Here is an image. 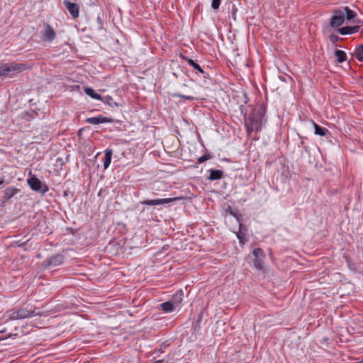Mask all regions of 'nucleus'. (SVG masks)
<instances>
[{"instance_id":"obj_30","label":"nucleus","mask_w":363,"mask_h":363,"mask_svg":"<svg viewBox=\"0 0 363 363\" xmlns=\"http://www.w3.org/2000/svg\"><path fill=\"white\" fill-rule=\"evenodd\" d=\"M359 363H363V357L362 358V359L359 361Z\"/></svg>"},{"instance_id":"obj_14","label":"nucleus","mask_w":363,"mask_h":363,"mask_svg":"<svg viewBox=\"0 0 363 363\" xmlns=\"http://www.w3.org/2000/svg\"><path fill=\"white\" fill-rule=\"evenodd\" d=\"M223 172L217 169H210L209 170V176L208 177V179L211 181H214L217 179H220L223 177Z\"/></svg>"},{"instance_id":"obj_6","label":"nucleus","mask_w":363,"mask_h":363,"mask_svg":"<svg viewBox=\"0 0 363 363\" xmlns=\"http://www.w3.org/2000/svg\"><path fill=\"white\" fill-rule=\"evenodd\" d=\"M85 121L89 124L98 125L101 123H111L113 120L111 118L105 117L102 115H99L95 117H90L86 118Z\"/></svg>"},{"instance_id":"obj_15","label":"nucleus","mask_w":363,"mask_h":363,"mask_svg":"<svg viewBox=\"0 0 363 363\" xmlns=\"http://www.w3.org/2000/svg\"><path fill=\"white\" fill-rule=\"evenodd\" d=\"M312 123L314 127L315 135H318L320 136H325L327 135V133H329V131L327 128L318 125L315 122H313Z\"/></svg>"},{"instance_id":"obj_10","label":"nucleus","mask_w":363,"mask_h":363,"mask_svg":"<svg viewBox=\"0 0 363 363\" xmlns=\"http://www.w3.org/2000/svg\"><path fill=\"white\" fill-rule=\"evenodd\" d=\"M245 126L248 133H250L253 131H258L259 130L260 123L253 117H249V118L245 121Z\"/></svg>"},{"instance_id":"obj_19","label":"nucleus","mask_w":363,"mask_h":363,"mask_svg":"<svg viewBox=\"0 0 363 363\" xmlns=\"http://www.w3.org/2000/svg\"><path fill=\"white\" fill-rule=\"evenodd\" d=\"M182 297H183V292L182 291H180L179 292H177V294H175L174 295L171 302H172V303H174V305L176 307H177L182 302Z\"/></svg>"},{"instance_id":"obj_28","label":"nucleus","mask_w":363,"mask_h":363,"mask_svg":"<svg viewBox=\"0 0 363 363\" xmlns=\"http://www.w3.org/2000/svg\"><path fill=\"white\" fill-rule=\"evenodd\" d=\"M209 159V156L208 155H203L201 157H200L199 159H198V162L199 163L201 164L203 163V162L208 160Z\"/></svg>"},{"instance_id":"obj_3","label":"nucleus","mask_w":363,"mask_h":363,"mask_svg":"<svg viewBox=\"0 0 363 363\" xmlns=\"http://www.w3.org/2000/svg\"><path fill=\"white\" fill-rule=\"evenodd\" d=\"M28 184L32 190L40 192L43 195L48 191L47 185L42 184L40 180L35 176L28 179Z\"/></svg>"},{"instance_id":"obj_27","label":"nucleus","mask_w":363,"mask_h":363,"mask_svg":"<svg viewBox=\"0 0 363 363\" xmlns=\"http://www.w3.org/2000/svg\"><path fill=\"white\" fill-rule=\"evenodd\" d=\"M174 96H176V97H179V98L186 99L189 100V101H192L194 99V96H186V95H183V94H176Z\"/></svg>"},{"instance_id":"obj_20","label":"nucleus","mask_w":363,"mask_h":363,"mask_svg":"<svg viewBox=\"0 0 363 363\" xmlns=\"http://www.w3.org/2000/svg\"><path fill=\"white\" fill-rule=\"evenodd\" d=\"M335 55L337 57L338 62L340 63L343 62L347 60L346 53L342 50H335Z\"/></svg>"},{"instance_id":"obj_18","label":"nucleus","mask_w":363,"mask_h":363,"mask_svg":"<svg viewBox=\"0 0 363 363\" xmlns=\"http://www.w3.org/2000/svg\"><path fill=\"white\" fill-rule=\"evenodd\" d=\"M160 306L162 310L167 313L172 312L177 308L171 301L162 303Z\"/></svg>"},{"instance_id":"obj_11","label":"nucleus","mask_w":363,"mask_h":363,"mask_svg":"<svg viewBox=\"0 0 363 363\" xmlns=\"http://www.w3.org/2000/svg\"><path fill=\"white\" fill-rule=\"evenodd\" d=\"M43 36L45 41L52 42L56 38V33L49 24H47L43 33Z\"/></svg>"},{"instance_id":"obj_8","label":"nucleus","mask_w":363,"mask_h":363,"mask_svg":"<svg viewBox=\"0 0 363 363\" xmlns=\"http://www.w3.org/2000/svg\"><path fill=\"white\" fill-rule=\"evenodd\" d=\"M63 261L64 256L60 254H57L45 260L44 264L45 267H57L60 265Z\"/></svg>"},{"instance_id":"obj_9","label":"nucleus","mask_w":363,"mask_h":363,"mask_svg":"<svg viewBox=\"0 0 363 363\" xmlns=\"http://www.w3.org/2000/svg\"><path fill=\"white\" fill-rule=\"evenodd\" d=\"M63 4L74 18L79 16V6L77 4L72 3L69 0H64Z\"/></svg>"},{"instance_id":"obj_23","label":"nucleus","mask_w":363,"mask_h":363,"mask_svg":"<svg viewBox=\"0 0 363 363\" xmlns=\"http://www.w3.org/2000/svg\"><path fill=\"white\" fill-rule=\"evenodd\" d=\"M18 192V189L16 188L9 187L5 190V194L7 199L13 197Z\"/></svg>"},{"instance_id":"obj_12","label":"nucleus","mask_w":363,"mask_h":363,"mask_svg":"<svg viewBox=\"0 0 363 363\" xmlns=\"http://www.w3.org/2000/svg\"><path fill=\"white\" fill-rule=\"evenodd\" d=\"M359 30V26H345V27L339 28L337 29V32L340 35H351V34L355 33L358 32Z\"/></svg>"},{"instance_id":"obj_1","label":"nucleus","mask_w":363,"mask_h":363,"mask_svg":"<svg viewBox=\"0 0 363 363\" xmlns=\"http://www.w3.org/2000/svg\"><path fill=\"white\" fill-rule=\"evenodd\" d=\"M26 69L23 63L9 62L0 65V77H13Z\"/></svg>"},{"instance_id":"obj_24","label":"nucleus","mask_w":363,"mask_h":363,"mask_svg":"<svg viewBox=\"0 0 363 363\" xmlns=\"http://www.w3.org/2000/svg\"><path fill=\"white\" fill-rule=\"evenodd\" d=\"M241 228V223H240V228ZM237 238L240 240V242L244 243L245 240V235L243 233L240 229L239 232L237 233Z\"/></svg>"},{"instance_id":"obj_21","label":"nucleus","mask_w":363,"mask_h":363,"mask_svg":"<svg viewBox=\"0 0 363 363\" xmlns=\"http://www.w3.org/2000/svg\"><path fill=\"white\" fill-rule=\"evenodd\" d=\"M354 56L359 62H363V45L356 48Z\"/></svg>"},{"instance_id":"obj_5","label":"nucleus","mask_w":363,"mask_h":363,"mask_svg":"<svg viewBox=\"0 0 363 363\" xmlns=\"http://www.w3.org/2000/svg\"><path fill=\"white\" fill-rule=\"evenodd\" d=\"M345 19L344 13L341 9L335 10L330 18V25L331 27L337 28L344 23Z\"/></svg>"},{"instance_id":"obj_22","label":"nucleus","mask_w":363,"mask_h":363,"mask_svg":"<svg viewBox=\"0 0 363 363\" xmlns=\"http://www.w3.org/2000/svg\"><path fill=\"white\" fill-rule=\"evenodd\" d=\"M186 60L188 64L191 65L194 69L197 70L200 73L204 72L201 67L199 64L196 63L193 60L187 59Z\"/></svg>"},{"instance_id":"obj_25","label":"nucleus","mask_w":363,"mask_h":363,"mask_svg":"<svg viewBox=\"0 0 363 363\" xmlns=\"http://www.w3.org/2000/svg\"><path fill=\"white\" fill-rule=\"evenodd\" d=\"M101 101H104V103L108 104V105H110L112 107L117 106V104L116 102H113L112 98L110 96H107L105 99L102 98Z\"/></svg>"},{"instance_id":"obj_16","label":"nucleus","mask_w":363,"mask_h":363,"mask_svg":"<svg viewBox=\"0 0 363 363\" xmlns=\"http://www.w3.org/2000/svg\"><path fill=\"white\" fill-rule=\"evenodd\" d=\"M112 155H113L112 150H108V149L106 150L105 156H104V169H107L109 167L111 162Z\"/></svg>"},{"instance_id":"obj_2","label":"nucleus","mask_w":363,"mask_h":363,"mask_svg":"<svg viewBox=\"0 0 363 363\" xmlns=\"http://www.w3.org/2000/svg\"><path fill=\"white\" fill-rule=\"evenodd\" d=\"M10 320L25 319L37 315L35 311L28 308H21L18 311H10L7 313Z\"/></svg>"},{"instance_id":"obj_29","label":"nucleus","mask_w":363,"mask_h":363,"mask_svg":"<svg viewBox=\"0 0 363 363\" xmlns=\"http://www.w3.org/2000/svg\"><path fill=\"white\" fill-rule=\"evenodd\" d=\"M229 212L230 213L231 215L235 216L234 213H233V210L230 208V207H229Z\"/></svg>"},{"instance_id":"obj_31","label":"nucleus","mask_w":363,"mask_h":363,"mask_svg":"<svg viewBox=\"0 0 363 363\" xmlns=\"http://www.w3.org/2000/svg\"><path fill=\"white\" fill-rule=\"evenodd\" d=\"M338 37L334 36V40H337Z\"/></svg>"},{"instance_id":"obj_17","label":"nucleus","mask_w":363,"mask_h":363,"mask_svg":"<svg viewBox=\"0 0 363 363\" xmlns=\"http://www.w3.org/2000/svg\"><path fill=\"white\" fill-rule=\"evenodd\" d=\"M84 92L91 98L96 100H102L101 96L96 93L92 88L86 87L84 89Z\"/></svg>"},{"instance_id":"obj_4","label":"nucleus","mask_w":363,"mask_h":363,"mask_svg":"<svg viewBox=\"0 0 363 363\" xmlns=\"http://www.w3.org/2000/svg\"><path fill=\"white\" fill-rule=\"evenodd\" d=\"M254 256L253 264L255 267L258 270H262L264 268L265 254L262 249L255 248L252 251Z\"/></svg>"},{"instance_id":"obj_13","label":"nucleus","mask_w":363,"mask_h":363,"mask_svg":"<svg viewBox=\"0 0 363 363\" xmlns=\"http://www.w3.org/2000/svg\"><path fill=\"white\" fill-rule=\"evenodd\" d=\"M341 9L344 13L345 18L348 21L354 20L357 16L356 12L350 9L348 6L342 7Z\"/></svg>"},{"instance_id":"obj_7","label":"nucleus","mask_w":363,"mask_h":363,"mask_svg":"<svg viewBox=\"0 0 363 363\" xmlns=\"http://www.w3.org/2000/svg\"><path fill=\"white\" fill-rule=\"evenodd\" d=\"M179 199V198H167V199H159L154 200H145L141 201L142 204L147 206H156L172 203L174 201Z\"/></svg>"},{"instance_id":"obj_26","label":"nucleus","mask_w":363,"mask_h":363,"mask_svg":"<svg viewBox=\"0 0 363 363\" xmlns=\"http://www.w3.org/2000/svg\"><path fill=\"white\" fill-rule=\"evenodd\" d=\"M220 0H212V1H211V7L214 10L218 9L220 6Z\"/></svg>"}]
</instances>
